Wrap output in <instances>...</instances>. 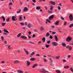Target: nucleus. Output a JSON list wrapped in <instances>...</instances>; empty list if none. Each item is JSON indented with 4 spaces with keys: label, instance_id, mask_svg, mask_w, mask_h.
Here are the masks:
<instances>
[{
    "label": "nucleus",
    "instance_id": "1",
    "mask_svg": "<svg viewBox=\"0 0 73 73\" xmlns=\"http://www.w3.org/2000/svg\"><path fill=\"white\" fill-rule=\"evenodd\" d=\"M69 18L70 21H72L73 20V15L72 14H70Z\"/></svg>",
    "mask_w": 73,
    "mask_h": 73
},
{
    "label": "nucleus",
    "instance_id": "2",
    "mask_svg": "<svg viewBox=\"0 0 73 73\" xmlns=\"http://www.w3.org/2000/svg\"><path fill=\"white\" fill-rule=\"evenodd\" d=\"M72 37H68V38L66 39V41L67 42H69L70 41H71L72 40Z\"/></svg>",
    "mask_w": 73,
    "mask_h": 73
},
{
    "label": "nucleus",
    "instance_id": "3",
    "mask_svg": "<svg viewBox=\"0 0 73 73\" xmlns=\"http://www.w3.org/2000/svg\"><path fill=\"white\" fill-rule=\"evenodd\" d=\"M52 44L54 46H57V43L55 42H52Z\"/></svg>",
    "mask_w": 73,
    "mask_h": 73
},
{
    "label": "nucleus",
    "instance_id": "4",
    "mask_svg": "<svg viewBox=\"0 0 73 73\" xmlns=\"http://www.w3.org/2000/svg\"><path fill=\"white\" fill-rule=\"evenodd\" d=\"M40 29L41 31H44L45 30L44 28L42 26H40Z\"/></svg>",
    "mask_w": 73,
    "mask_h": 73
},
{
    "label": "nucleus",
    "instance_id": "5",
    "mask_svg": "<svg viewBox=\"0 0 73 73\" xmlns=\"http://www.w3.org/2000/svg\"><path fill=\"white\" fill-rule=\"evenodd\" d=\"M54 15H52L50 16V17H49V20H51L52 19H53L54 18Z\"/></svg>",
    "mask_w": 73,
    "mask_h": 73
},
{
    "label": "nucleus",
    "instance_id": "6",
    "mask_svg": "<svg viewBox=\"0 0 73 73\" xmlns=\"http://www.w3.org/2000/svg\"><path fill=\"white\" fill-rule=\"evenodd\" d=\"M50 4H51L52 5H55V4H56V3H55L53 2L52 1H51L50 2Z\"/></svg>",
    "mask_w": 73,
    "mask_h": 73
},
{
    "label": "nucleus",
    "instance_id": "7",
    "mask_svg": "<svg viewBox=\"0 0 73 73\" xmlns=\"http://www.w3.org/2000/svg\"><path fill=\"white\" fill-rule=\"evenodd\" d=\"M21 38L23 39H27V37L25 36L22 35L21 36Z\"/></svg>",
    "mask_w": 73,
    "mask_h": 73
},
{
    "label": "nucleus",
    "instance_id": "8",
    "mask_svg": "<svg viewBox=\"0 0 73 73\" xmlns=\"http://www.w3.org/2000/svg\"><path fill=\"white\" fill-rule=\"evenodd\" d=\"M66 48L67 49V48H68L70 49V50H72V47L70 46H67Z\"/></svg>",
    "mask_w": 73,
    "mask_h": 73
},
{
    "label": "nucleus",
    "instance_id": "9",
    "mask_svg": "<svg viewBox=\"0 0 73 73\" xmlns=\"http://www.w3.org/2000/svg\"><path fill=\"white\" fill-rule=\"evenodd\" d=\"M62 45L63 47L66 46V44L65 42H63L62 43Z\"/></svg>",
    "mask_w": 73,
    "mask_h": 73
},
{
    "label": "nucleus",
    "instance_id": "10",
    "mask_svg": "<svg viewBox=\"0 0 73 73\" xmlns=\"http://www.w3.org/2000/svg\"><path fill=\"white\" fill-rule=\"evenodd\" d=\"M28 8L26 7H25L23 9V11H25V12L26 11H28Z\"/></svg>",
    "mask_w": 73,
    "mask_h": 73
},
{
    "label": "nucleus",
    "instance_id": "11",
    "mask_svg": "<svg viewBox=\"0 0 73 73\" xmlns=\"http://www.w3.org/2000/svg\"><path fill=\"white\" fill-rule=\"evenodd\" d=\"M35 54V52H33L31 54H30V57H32V56H33Z\"/></svg>",
    "mask_w": 73,
    "mask_h": 73
},
{
    "label": "nucleus",
    "instance_id": "12",
    "mask_svg": "<svg viewBox=\"0 0 73 73\" xmlns=\"http://www.w3.org/2000/svg\"><path fill=\"white\" fill-rule=\"evenodd\" d=\"M20 62V61L18 60H16L14 61V64H17V63L18 64Z\"/></svg>",
    "mask_w": 73,
    "mask_h": 73
},
{
    "label": "nucleus",
    "instance_id": "13",
    "mask_svg": "<svg viewBox=\"0 0 73 73\" xmlns=\"http://www.w3.org/2000/svg\"><path fill=\"white\" fill-rule=\"evenodd\" d=\"M55 41H58V38L57 37V36L55 35Z\"/></svg>",
    "mask_w": 73,
    "mask_h": 73
},
{
    "label": "nucleus",
    "instance_id": "14",
    "mask_svg": "<svg viewBox=\"0 0 73 73\" xmlns=\"http://www.w3.org/2000/svg\"><path fill=\"white\" fill-rule=\"evenodd\" d=\"M27 27H28V28H31V27H32V25H31V23H29L28 24Z\"/></svg>",
    "mask_w": 73,
    "mask_h": 73
},
{
    "label": "nucleus",
    "instance_id": "15",
    "mask_svg": "<svg viewBox=\"0 0 73 73\" xmlns=\"http://www.w3.org/2000/svg\"><path fill=\"white\" fill-rule=\"evenodd\" d=\"M17 72L18 73H23V71L20 70H19Z\"/></svg>",
    "mask_w": 73,
    "mask_h": 73
},
{
    "label": "nucleus",
    "instance_id": "16",
    "mask_svg": "<svg viewBox=\"0 0 73 73\" xmlns=\"http://www.w3.org/2000/svg\"><path fill=\"white\" fill-rule=\"evenodd\" d=\"M24 50L25 52H26L27 54H29V52L27 51V50H26V49H24Z\"/></svg>",
    "mask_w": 73,
    "mask_h": 73
},
{
    "label": "nucleus",
    "instance_id": "17",
    "mask_svg": "<svg viewBox=\"0 0 73 73\" xmlns=\"http://www.w3.org/2000/svg\"><path fill=\"white\" fill-rule=\"evenodd\" d=\"M27 65L28 66L30 65V62L28 61H27Z\"/></svg>",
    "mask_w": 73,
    "mask_h": 73
},
{
    "label": "nucleus",
    "instance_id": "18",
    "mask_svg": "<svg viewBox=\"0 0 73 73\" xmlns=\"http://www.w3.org/2000/svg\"><path fill=\"white\" fill-rule=\"evenodd\" d=\"M59 23H60V21H57L55 23V25H58Z\"/></svg>",
    "mask_w": 73,
    "mask_h": 73
},
{
    "label": "nucleus",
    "instance_id": "19",
    "mask_svg": "<svg viewBox=\"0 0 73 73\" xmlns=\"http://www.w3.org/2000/svg\"><path fill=\"white\" fill-rule=\"evenodd\" d=\"M50 35V34L48 33H47L46 35V37H49V36Z\"/></svg>",
    "mask_w": 73,
    "mask_h": 73
},
{
    "label": "nucleus",
    "instance_id": "20",
    "mask_svg": "<svg viewBox=\"0 0 73 73\" xmlns=\"http://www.w3.org/2000/svg\"><path fill=\"white\" fill-rule=\"evenodd\" d=\"M4 31L5 32H6V33H9V31H7L6 29H4Z\"/></svg>",
    "mask_w": 73,
    "mask_h": 73
},
{
    "label": "nucleus",
    "instance_id": "21",
    "mask_svg": "<svg viewBox=\"0 0 73 73\" xmlns=\"http://www.w3.org/2000/svg\"><path fill=\"white\" fill-rule=\"evenodd\" d=\"M36 10H40L41 9V8L40 7H36Z\"/></svg>",
    "mask_w": 73,
    "mask_h": 73
},
{
    "label": "nucleus",
    "instance_id": "22",
    "mask_svg": "<svg viewBox=\"0 0 73 73\" xmlns=\"http://www.w3.org/2000/svg\"><path fill=\"white\" fill-rule=\"evenodd\" d=\"M43 42L44 43L45 42V38L44 37L43 38V39L42 40Z\"/></svg>",
    "mask_w": 73,
    "mask_h": 73
},
{
    "label": "nucleus",
    "instance_id": "23",
    "mask_svg": "<svg viewBox=\"0 0 73 73\" xmlns=\"http://www.w3.org/2000/svg\"><path fill=\"white\" fill-rule=\"evenodd\" d=\"M21 33H19L17 35V37H20L21 36Z\"/></svg>",
    "mask_w": 73,
    "mask_h": 73
},
{
    "label": "nucleus",
    "instance_id": "24",
    "mask_svg": "<svg viewBox=\"0 0 73 73\" xmlns=\"http://www.w3.org/2000/svg\"><path fill=\"white\" fill-rule=\"evenodd\" d=\"M64 68L65 69H67L69 68V66H65L64 67Z\"/></svg>",
    "mask_w": 73,
    "mask_h": 73
},
{
    "label": "nucleus",
    "instance_id": "25",
    "mask_svg": "<svg viewBox=\"0 0 73 73\" xmlns=\"http://www.w3.org/2000/svg\"><path fill=\"white\" fill-rule=\"evenodd\" d=\"M37 65H38L37 64H34L33 66V68H35V67H36V66H37Z\"/></svg>",
    "mask_w": 73,
    "mask_h": 73
},
{
    "label": "nucleus",
    "instance_id": "26",
    "mask_svg": "<svg viewBox=\"0 0 73 73\" xmlns=\"http://www.w3.org/2000/svg\"><path fill=\"white\" fill-rule=\"evenodd\" d=\"M2 17L3 20L4 22H5V17H4V16H2Z\"/></svg>",
    "mask_w": 73,
    "mask_h": 73
},
{
    "label": "nucleus",
    "instance_id": "27",
    "mask_svg": "<svg viewBox=\"0 0 73 73\" xmlns=\"http://www.w3.org/2000/svg\"><path fill=\"white\" fill-rule=\"evenodd\" d=\"M35 58H32L30 59V61H34V60H35Z\"/></svg>",
    "mask_w": 73,
    "mask_h": 73
},
{
    "label": "nucleus",
    "instance_id": "28",
    "mask_svg": "<svg viewBox=\"0 0 73 73\" xmlns=\"http://www.w3.org/2000/svg\"><path fill=\"white\" fill-rule=\"evenodd\" d=\"M12 21H15V19L13 16H12Z\"/></svg>",
    "mask_w": 73,
    "mask_h": 73
},
{
    "label": "nucleus",
    "instance_id": "29",
    "mask_svg": "<svg viewBox=\"0 0 73 73\" xmlns=\"http://www.w3.org/2000/svg\"><path fill=\"white\" fill-rule=\"evenodd\" d=\"M56 72L57 73H61V71L58 70H57L56 71Z\"/></svg>",
    "mask_w": 73,
    "mask_h": 73
},
{
    "label": "nucleus",
    "instance_id": "30",
    "mask_svg": "<svg viewBox=\"0 0 73 73\" xmlns=\"http://www.w3.org/2000/svg\"><path fill=\"white\" fill-rule=\"evenodd\" d=\"M6 24V23H2V26H4L5 25V24Z\"/></svg>",
    "mask_w": 73,
    "mask_h": 73
},
{
    "label": "nucleus",
    "instance_id": "31",
    "mask_svg": "<svg viewBox=\"0 0 73 73\" xmlns=\"http://www.w3.org/2000/svg\"><path fill=\"white\" fill-rule=\"evenodd\" d=\"M60 56H57L56 57V59H59V58H60Z\"/></svg>",
    "mask_w": 73,
    "mask_h": 73
},
{
    "label": "nucleus",
    "instance_id": "32",
    "mask_svg": "<svg viewBox=\"0 0 73 73\" xmlns=\"http://www.w3.org/2000/svg\"><path fill=\"white\" fill-rule=\"evenodd\" d=\"M22 17H19V21H20L22 20Z\"/></svg>",
    "mask_w": 73,
    "mask_h": 73
},
{
    "label": "nucleus",
    "instance_id": "33",
    "mask_svg": "<svg viewBox=\"0 0 73 73\" xmlns=\"http://www.w3.org/2000/svg\"><path fill=\"white\" fill-rule=\"evenodd\" d=\"M50 62H51L50 64L51 65H52V63L51 62H53V60H52V59L51 58H50Z\"/></svg>",
    "mask_w": 73,
    "mask_h": 73
},
{
    "label": "nucleus",
    "instance_id": "34",
    "mask_svg": "<svg viewBox=\"0 0 73 73\" xmlns=\"http://www.w3.org/2000/svg\"><path fill=\"white\" fill-rule=\"evenodd\" d=\"M50 10L51 11H52V9H53V7L52 6H50Z\"/></svg>",
    "mask_w": 73,
    "mask_h": 73
},
{
    "label": "nucleus",
    "instance_id": "35",
    "mask_svg": "<svg viewBox=\"0 0 73 73\" xmlns=\"http://www.w3.org/2000/svg\"><path fill=\"white\" fill-rule=\"evenodd\" d=\"M10 20V18H8L6 20L7 22H9V20Z\"/></svg>",
    "mask_w": 73,
    "mask_h": 73
},
{
    "label": "nucleus",
    "instance_id": "36",
    "mask_svg": "<svg viewBox=\"0 0 73 73\" xmlns=\"http://www.w3.org/2000/svg\"><path fill=\"white\" fill-rule=\"evenodd\" d=\"M40 72H42V73H46V72H48L46 71H40Z\"/></svg>",
    "mask_w": 73,
    "mask_h": 73
},
{
    "label": "nucleus",
    "instance_id": "37",
    "mask_svg": "<svg viewBox=\"0 0 73 73\" xmlns=\"http://www.w3.org/2000/svg\"><path fill=\"white\" fill-rule=\"evenodd\" d=\"M73 27V23L70 25H69L70 28H71V27Z\"/></svg>",
    "mask_w": 73,
    "mask_h": 73
},
{
    "label": "nucleus",
    "instance_id": "38",
    "mask_svg": "<svg viewBox=\"0 0 73 73\" xmlns=\"http://www.w3.org/2000/svg\"><path fill=\"white\" fill-rule=\"evenodd\" d=\"M21 9H19V11H18L17 12V13H20L21 12Z\"/></svg>",
    "mask_w": 73,
    "mask_h": 73
},
{
    "label": "nucleus",
    "instance_id": "39",
    "mask_svg": "<svg viewBox=\"0 0 73 73\" xmlns=\"http://www.w3.org/2000/svg\"><path fill=\"white\" fill-rule=\"evenodd\" d=\"M46 48H48L49 47V45H45Z\"/></svg>",
    "mask_w": 73,
    "mask_h": 73
},
{
    "label": "nucleus",
    "instance_id": "40",
    "mask_svg": "<svg viewBox=\"0 0 73 73\" xmlns=\"http://www.w3.org/2000/svg\"><path fill=\"white\" fill-rule=\"evenodd\" d=\"M41 42L40 41H39L38 42L37 44L38 45H40V44H41Z\"/></svg>",
    "mask_w": 73,
    "mask_h": 73
},
{
    "label": "nucleus",
    "instance_id": "41",
    "mask_svg": "<svg viewBox=\"0 0 73 73\" xmlns=\"http://www.w3.org/2000/svg\"><path fill=\"white\" fill-rule=\"evenodd\" d=\"M46 21H48V22L49 23H50V21L49 20V19H47Z\"/></svg>",
    "mask_w": 73,
    "mask_h": 73
},
{
    "label": "nucleus",
    "instance_id": "42",
    "mask_svg": "<svg viewBox=\"0 0 73 73\" xmlns=\"http://www.w3.org/2000/svg\"><path fill=\"white\" fill-rule=\"evenodd\" d=\"M20 24H21V25H24V23L23 22H22L20 23Z\"/></svg>",
    "mask_w": 73,
    "mask_h": 73
},
{
    "label": "nucleus",
    "instance_id": "43",
    "mask_svg": "<svg viewBox=\"0 0 73 73\" xmlns=\"http://www.w3.org/2000/svg\"><path fill=\"white\" fill-rule=\"evenodd\" d=\"M70 70L71 71V72H72V73H73V68H70Z\"/></svg>",
    "mask_w": 73,
    "mask_h": 73
},
{
    "label": "nucleus",
    "instance_id": "44",
    "mask_svg": "<svg viewBox=\"0 0 73 73\" xmlns=\"http://www.w3.org/2000/svg\"><path fill=\"white\" fill-rule=\"evenodd\" d=\"M43 60H44V61L45 62H46V58H44L43 59Z\"/></svg>",
    "mask_w": 73,
    "mask_h": 73
},
{
    "label": "nucleus",
    "instance_id": "45",
    "mask_svg": "<svg viewBox=\"0 0 73 73\" xmlns=\"http://www.w3.org/2000/svg\"><path fill=\"white\" fill-rule=\"evenodd\" d=\"M50 39H52V38H53V36H52L51 35H50Z\"/></svg>",
    "mask_w": 73,
    "mask_h": 73
},
{
    "label": "nucleus",
    "instance_id": "46",
    "mask_svg": "<svg viewBox=\"0 0 73 73\" xmlns=\"http://www.w3.org/2000/svg\"><path fill=\"white\" fill-rule=\"evenodd\" d=\"M56 33V32H52V35H55Z\"/></svg>",
    "mask_w": 73,
    "mask_h": 73
},
{
    "label": "nucleus",
    "instance_id": "47",
    "mask_svg": "<svg viewBox=\"0 0 73 73\" xmlns=\"http://www.w3.org/2000/svg\"><path fill=\"white\" fill-rule=\"evenodd\" d=\"M36 37V35L35 34H33V38H34Z\"/></svg>",
    "mask_w": 73,
    "mask_h": 73
},
{
    "label": "nucleus",
    "instance_id": "48",
    "mask_svg": "<svg viewBox=\"0 0 73 73\" xmlns=\"http://www.w3.org/2000/svg\"><path fill=\"white\" fill-rule=\"evenodd\" d=\"M1 40H4V37H3V36H2V37H1Z\"/></svg>",
    "mask_w": 73,
    "mask_h": 73
},
{
    "label": "nucleus",
    "instance_id": "49",
    "mask_svg": "<svg viewBox=\"0 0 73 73\" xmlns=\"http://www.w3.org/2000/svg\"><path fill=\"white\" fill-rule=\"evenodd\" d=\"M67 23V22H66V21H65V22H64V25H66Z\"/></svg>",
    "mask_w": 73,
    "mask_h": 73
},
{
    "label": "nucleus",
    "instance_id": "50",
    "mask_svg": "<svg viewBox=\"0 0 73 73\" xmlns=\"http://www.w3.org/2000/svg\"><path fill=\"white\" fill-rule=\"evenodd\" d=\"M44 8H45V9L46 10H47V9H48V7H47L46 6H45L44 7Z\"/></svg>",
    "mask_w": 73,
    "mask_h": 73
},
{
    "label": "nucleus",
    "instance_id": "51",
    "mask_svg": "<svg viewBox=\"0 0 73 73\" xmlns=\"http://www.w3.org/2000/svg\"><path fill=\"white\" fill-rule=\"evenodd\" d=\"M32 1H33V3H36V0H32Z\"/></svg>",
    "mask_w": 73,
    "mask_h": 73
},
{
    "label": "nucleus",
    "instance_id": "52",
    "mask_svg": "<svg viewBox=\"0 0 73 73\" xmlns=\"http://www.w3.org/2000/svg\"><path fill=\"white\" fill-rule=\"evenodd\" d=\"M29 43H31V44H34V43L32 42H31V41H29Z\"/></svg>",
    "mask_w": 73,
    "mask_h": 73
},
{
    "label": "nucleus",
    "instance_id": "53",
    "mask_svg": "<svg viewBox=\"0 0 73 73\" xmlns=\"http://www.w3.org/2000/svg\"><path fill=\"white\" fill-rule=\"evenodd\" d=\"M40 56V55H39V54H36V56Z\"/></svg>",
    "mask_w": 73,
    "mask_h": 73
},
{
    "label": "nucleus",
    "instance_id": "54",
    "mask_svg": "<svg viewBox=\"0 0 73 73\" xmlns=\"http://www.w3.org/2000/svg\"><path fill=\"white\" fill-rule=\"evenodd\" d=\"M50 40L48 41L47 42V43L48 44H50Z\"/></svg>",
    "mask_w": 73,
    "mask_h": 73
},
{
    "label": "nucleus",
    "instance_id": "55",
    "mask_svg": "<svg viewBox=\"0 0 73 73\" xmlns=\"http://www.w3.org/2000/svg\"><path fill=\"white\" fill-rule=\"evenodd\" d=\"M58 9L59 10H61V7H60V6H58Z\"/></svg>",
    "mask_w": 73,
    "mask_h": 73
},
{
    "label": "nucleus",
    "instance_id": "56",
    "mask_svg": "<svg viewBox=\"0 0 73 73\" xmlns=\"http://www.w3.org/2000/svg\"><path fill=\"white\" fill-rule=\"evenodd\" d=\"M63 62L64 63L66 62V60L65 59H64L63 60Z\"/></svg>",
    "mask_w": 73,
    "mask_h": 73
},
{
    "label": "nucleus",
    "instance_id": "57",
    "mask_svg": "<svg viewBox=\"0 0 73 73\" xmlns=\"http://www.w3.org/2000/svg\"><path fill=\"white\" fill-rule=\"evenodd\" d=\"M29 35H31V32L30 31L29 32Z\"/></svg>",
    "mask_w": 73,
    "mask_h": 73
},
{
    "label": "nucleus",
    "instance_id": "58",
    "mask_svg": "<svg viewBox=\"0 0 73 73\" xmlns=\"http://www.w3.org/2000/svg\"><path fill=\"white\" fill-rule=\"evenodd\" d=\"M35 32H37L38 30H35Z\"/></svg>",
    "mask_w": 73,
    "mask_h": 73
},
{
    "label": "nucleus",
    "instance_id": "59",
    "mask_svg": "<svg viewBox=\"0 0 73 73\" xmlns=\"http://www.w3.org/2000/svg\"><path fill=\"white\" fill-rule=\"evenodd\" d=\"M61 20H64V18H63L62 17H61Z\"/></svg>",
    "mask_w": 73,
    "mask_h": 73
},
{
    "label": "nucleus",
    "instance_id": "60",
    "mask_svg": "<svg viewBox=\"0 0 73 73\" xmlns=\"http://www.w3.org/2000/svg\"><path fill=\"white\" fill-rule=\"evenodd\" d=\"M9 4L10 5H12V3H9Z\"/></svg>",
    "mask_w": 73,
    "mask_h": 73
},
{
    "label": "nucleus",
    "instance_id": "61",
    "mask_svg": "<svg viewBox=\"0 0 73 73\" xmlns=\"http://www.w3.org/2000/svg\"><path fill=\"white\" fill-rule=\"evenodd\" d=\"M25 25H27V22H25Z\"/></svg>",
    "mask_w": 73,
    "mask_h": 73
},
{
    "label": "nucleus",
    "instance_id": "62",
    "mask_svg": "<svg viewBox=\"0 0 73 73\" xmlns=\"http://www.w3.org/2000/svg\"><path fill=\"white\" fill-rule=\"evenodd\" d=\"M28 37L29 39H30L31 38V36H29V35L28 36Z\"/></svg>",
    "mask_w": 73,
    "mask_h": 73
},
{
    "label": "nucleus",
    "instance_id": "63",
    "mask_svg": "<svg viewBox=\"0 0 73 73\" xmlns=\"http://www.w3.org/2000/svg\"><path fill=\"white\" fill-rule=\"evenodd\" d=\"M4 35H7V33H4Z\"/></svg>",
    "mask_w": 73,
    "mask_h": 73
},
{
    "label": "nucleus",
    "instance_id": "64",
    "mask_svg": "<svg viewBox=\"0 0 73 73\" xmlns=\"http://www.w3.org/2000/svg\"><path fill=\"white\" fill-rule=\"evenodd\" d=\"M70 44L71 45H73V42L72 43H70Z\"/></svg>",
    "mask_w": 73,
    "mask_h": 73
}]
</instances>
